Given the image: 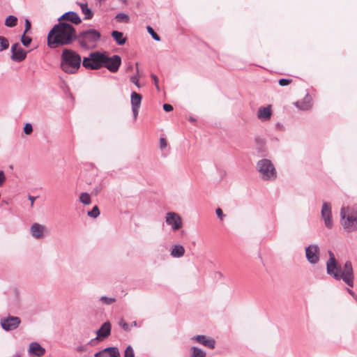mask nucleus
I'll list each match as a JSON object with an SVG mask.
<instances>
[{
  "instance_id": "35",
  "label": "nucleus",
  "mask_w": 357,
  "mask_h": 357,
  "mask_svg": "<svg viewBox=\"0 0 357 357\" xmlns=\"http://www.w3.org/2000/svg\"><path fill=\"white\" fill-rule=\"evenodd\" d=\"M100 301H102L104 303H105L107 305H109V304H112V303H114L116 301V298L103 296L100 297Z\"/></svg>"
},
{
  "instance_id": "23",
  "label": "nucleus",
  "mask_w": 357,
  "mask_h": 357,
  "mask_svg": "<svg viewBox=\"0 0 357 357\" xmlns=\"http://www.w3.org/2000/svg\"><path fill=\"white\" fill-rule=\"evenodd\" d=\"M185 254V248L181 245H175L171 250V255L175 258H180Z\"/></svg>"
},
{
  "instance_id": "9",
  "label": "nucleus",
  "mask_w": 357,
  "mask_h": 357,
  "mask_svg": "<svg viewBox=\"0 0 357 357\" xmlns=\"http://www.w3.org/2000/svg\"><path fill=\"white\" fill-rule=\"evenodd\" d=\"M305 257L309 263L316 264L319 261L320 250L317 244H311L305 248Z\"/></svg>"
},
{
  "instance_id": "32",
  "label": "nucleus",
  "mask_w": 357,
  "mask_h": 357,
  "mask_svg": "<svg viewBox=\"0 0 357 357\" xmlns=\"http://www.w3.org/2000/svg\"><path fill=\"white\" fill-rule=\"evenodd\" d=\"M146 29H147L148 33L152 36V38L155 40H156V41L160 40V37L155 32V31L153 30V29L151 26H147Z\"/></svg>"
},
{
  "instance_id": "30",
  "label": "nucleus",
  "mask_w": 357,
  "mask_h": 357,
  "mask_svg": "<svg viewBox=\"0 0 357 357\" xmlns=\"http://www.w3.org/2000/svg\"><path fill=\"white\" fill-rule=\"evenodd\" d=\"M8 47H9L8 40L3 36H0V52H2L3 50L8 49Z\"/></svg>"
},
{
  "instance_id": "15",
  "label": "nucleus",
  "mask_w": 357,
  "mask_h": 357,
  "mask_svg": "<svg viewBox=\"0 0 357 357\" xmlns=\"http://www.w3.org/2000/svg\"><path fill=\"white\" fill-rule=\"evenodd\" d=\"M120 352L117 347H107L95 354V357H120Z\"/></svg>"
},
{
  "instance_id": "49",
  "label": "nucleus",
  "mask_w": 357,
  "mask_h": 357,
  "mask_svg": "<svg viewBox=\"0 0 357 357\" xmlns=\"http://www.w3.org/2000/svg\"><path fill=\"white\" fill-rule=\"evenodd\" d=\"M36 197H33V196H31V195L29 196V199L31 201V206H33V202L36 200Z\"/></svg>"
},
{
  "instance_id": "2",
  "label": "nucleus",
  "mask_w": 357,
  "mask_h": 357,
  "mask_svg": "<svg viewBox=\"0 0 357 357\" xmlns=\"http://www.w3.org/2000/svg\"><path fill=\"white\" fill-rule=\"evenodd\" d=\"M329 259L326 262V272L336 280H342L349 287H354V275L352 264L347 261L343 266L337 264L334 254L328 251Z\"/></svg>"
},
{
  "instance_id": "41",
  "label": "nucleus",
  "mask_w": 357,
  "mask_h": 357,
  "mask_svg": "<svg viewBox=\"0 0 357 357\" xmlns=\"http://www.w3.org/2000/svg\"><path fill=\"white\" fill-rule=\"evenodd\" d=\"M130 82L135 84V86L138 88L140 87L139 84V78L137 75H133L130 77Z\"/></svg>"
},
{
  "instance_id": "44",
  "label": "nucleus",
  "mask_w": 357,
  "mask_h": 357,
  "mask_svg": "<svg viewBox=\"0 0 357 357\" xmlns=\"http://www.w3.org/2000/svg\"><path fill=\"white\" fill-rule=\"evenodd\" d=\"M151 78L153 79V80L154 82V84H155L157 90L159 91L160 88H159V86H158V77L155 75H154V74H152L151 75Z\"/></svg>"
},
{
  "instance_id": "1",
  "label": "nucleus",
  "mask_w": 357,
  "mask_h": 357,
  "mask_svg": "<svg viewBox=\"0 0 357 357\" xmlns=\"http://www.w3.org/2000/svg\"><path fill=\"white\" fill-rule=\"evenodd\" d=\"M74 26L66 22H59L55 24L47 35V45L50 48L68 45L77 38Z\"/></svg>"
},
{
  "instance_id": "31",
  "label": "nucleus",
  "mask_w": 357,
  "mask_h": 357,
  "mask_svg": "<svg viewBox=\"0 0 357 357\" xmlns=\"http://www.w3.org/2000/svg\"><path fill=\"white\" fill-rule=\"evenodd\" d=\"M87 215L91 217L96 218L100 215V210L97 206H95L91 211H89Z\"/></svg>"
},
{
  "instance_id": "37",
  "label": "nucleus",
  "mask_w": 357,
  "mask_h": 357,
  "mask_svg": "<svg viewBox=\"0 0 357 357\" xmlns=\"http://www.w3.org/2000/svg\"><path fill=\"white\" fill-rule=\"evenodd\" d=\"M119 326L125 331H129L130 330V326L123 319L119 321Z\"/></svg>"
},
{
  "instance_id": "24",
  "label": "nucleus",
  "mask_w": 357,
  "mask_h": 357,
  "mask_svg": "<svg viewBox=\"0 0 357 357\" xmlns=\"http://www.w3.org/2000/svg\"><path fill=\"white\" fill-rule=\"evenodd\" d=\"M81 8L82 13L85 15V20H90L93 17V13L92 10L88 7L87 3H77Z\"/></svg>"
},
{
  "instance_id": "21",
  "label": "nucleus",
  "mask_w": 357,
  "mask_h": 357,
  "mask_svg": "<svg viewBox=\"0 0 357 357\" xmlns=\"http://www.w3.org/2000/svg\"><path fill=\"white\" fill-rule=\"evenodd\" d=\"M272 115L271 106L269 105L266 107H260L257 112V117L261 121L269 120Z\"/></svg>"
},
{
  "instance_id": "38",
  "label": "nucleus",
  "mask_w": 357,
  "mask_h": 357,
  "mask_svg": "<svg viewBox=\"0 0 357 357\" xmlns=\"http://www.w3.org/2000/svg\"><path fill=\"white\" fill-rule=\"evenodd\" d=\"M292 80L291 79L282 78L279 80L278 83L280 86H287L289 84Z\"/></svg>"
},
{
  "instance_id": "52",
  "label": "nucleus",
  "mask_w": 357,
  "mask_h": 357,
  "mask_svg": "<svg viewBox=\"0 0 357 357\" xmlns=\"http://www.w3.org/2000/svg\"><path fill=\"white\" fill-rule=\"evenodd\" d=\"M132 326H137V322L135 321L132 323Z\"/></svg>"
},
{
  "instance_id": "18",
  "label": "nucleus",
  "mask_w": 357,
  "mask_h": 357,
  "mask_svg": "<svg viewBox=\"0 0 357 357\" xmlns=\"http://www.w3.org/2000/svg\"><path fill=\"white\" fill-rule=\"evenodd\" d=\"M58 20L59 22L68 21L75 24H79L82 20L78 14L74 11H68L63 14Z\"/></svg>"
},
{
  "instance_id": "27",
  "label": "nucleus",
  "mask_w": 357,
  "mask_h": 357,
  "mask_svg": "<svg viewBox=\"0 0 357 357\" xmlns=\"http://www.w3.org/2000/svg\"><path fill=\"white\" fill-rule=\"evenodd\" d=\"M17 18L14 15H9L5 20V25L8 27H14L17 24Z\"/></svg>"
},
{
  "instance_id": "7",
  "label": "nucleus",
  "mask_w": 357,
  "mask_h": 357,
  "mask_svg": "<svg viewBox=\"0 0 357 357\" xmlns=\"http://www.w3.org/2000/svg\"><path fill=\"white\" fill-rule=\"evenodd\" d=\"M344 228L348 231L357 229V211L342 208L340 211Z\"/></svg>"
},
{
  "instance_id": "17",
  "label": "nucleus",
  "mask_w": 357,
  "mask_h": 357,
  "mask_svg": "<svg viewBox=\"0 0 357 357\" xmlns=\"http://www.w3.org/2000/svg\"><path fill=\"white\" fill-rule=\"evenodd\" d=\"M29 354L31 356L41 357L45 354V349L39 343L33 342L29 344Z\"/></svg>"
},
{
  "instance_id": "50",
  "label": "nucleus",
  "mask_w": 357,
  "mask_h": 357,
  "mask_svg": "<svg viewBox=\"0 0 357 357\" xmlns=\"http://www.w3.org/2000/svg\"><path fill=\"white\" fill-rule=\"evenodd\" d=\"M11 357H22V355L20 352H17L15 354H13Z\"/></svg>"
},
{
  "instance_id": "3",
  "label": "nucleus",
  "mask_w": 357,
  "mask_h": 357,
  "mask_svg": "<svg viewBox=\"0 0 357 357\" xmlns=\"http://www.w3.org/2000/svg\"><path fill=\"white\" fill-rule=\"evenodd\" d=\"M82 63L81 56L71 49H64L61 55V68L68 74L75 73Z\"/></svg>"
},
{
  "instance_id": "11",
  "label": "nucleus",
  "mask_w": 357,
  "mask_h": 357,
  "mask_svg": "<svg viewBox=\"0 0 357 357\" xmlns=\"http://www.w3.org/2000/svg\"><path fill=\"white\" fill-rule=\"evenodd\" d=\"M167 225L172 227L173 231H177L182 227L181 216L175 212H167L165 216Z\"/></svg>"
},
{
  "instance_id": "16",
  "label": "nucleus",
  "mask_w": 357,
  "mask_h": 357,
  "mask_svg": "<svg viewBox=\"0 0 357 357\" xmlns=\"http://www.w3.org/2000/svg\"><path fill=\"white\" fill-rule=\"evenodd\" d=\"M30 231L33 237L40 239L45 236L47 230L44 225L39 223H33L30 227Z\"/></svg>"
},
{
  "instance_id": "28",
  "label": "nucleus",
  "mask_w": 357,
  "mask_h": 357,
  "mask_svg": "<svg viewBox=\"0 0 357 357\" xmlns=\"http://www.w3.org/2000/svg\"><path fill=\"white\" fill-rule=\"evenodd\" d=\"M115 19L119 22H126V23H128L130 20V17H129L128 15L126 13H118L116 15Z\"/></svg>"
},
{
  "instance_id": "43",
  "label": "nucleus",
  "mask_w": 357,
  "mask_h": 357,
  "mask_svg": "<svg viewBox=\"0 0 357 357\" xmlns=\"http://www.w3.org/2000/svg\"><path fill=\"white\" fill-rule=\"evenodd\" d=\"M102 185L101 184H99L93 188L91 193L93 195H96L102 190Z\"/></svg>"
},
{
  "instance_id": "34",
  "label": "nucleus",
  "mask_w": 357,
  "mask_h": 357,
  "mask_svg": "<svg viewBox=\"0 0 357 357\" xmlns=\"http://www.w3.org/2000/svg\"><path fill=\"white\" fill-rule=\"evenodd\" d=\"M25 34L26 33H23V35L21 38V41L23 45L28 47L31 42V38L29 36H26Z\"/></svg>"
},
{
  "instance_id": "45",
  "label": "nucleus",
  "mask_w": 357,
  "mask_h": 357,
  "mask_svg": "<svg viewBox=\"0 0 357 357\" xmlns=\"http://www.w3.org/2000/svg\"><path fill=\"white\" fill-rule=\"evenodd\" d=\"M163 109L165 112H169L173 110V107L170 104L165 103L163 105Z\"/></svg>"
},
{
  "instance_id": "53",
  "label": "nucleus",
  "mask_w": 357,
  "mask_h": 357,
  "mask_svg": "<svg viewBox=\"0 0 357 357\" xmlns=\"http://www.w3.org/2000/svg\"><path fill=\"white\" fill-rule=\"evenodd\" d=\"M190 121H195V119L194 118H192V117H190Z\"/></svg>"
},
{
  "instance_id": "10",
  "label": "nucleus",
  "mask_w": 357,
  "mask_h": 357,
  "mask_svg": "<svg viewBox=\"0 0 357 357\" xmlns=\"http://www.w3.org/2000/svg\"><path fill=\"white\" fill-rule=\"evenodd\" d=\"M105 61L103 63V67L106 68L111 73H116L121 64V58L119 55H113L108 56L105 54Z\"/></svg>"
},
{
  "instance_id": "6",
  "label": "nucleus",
  "mask_w": 357,
  "mask_h": 357,
  "mask_svg": "<svg viewBox=\"0 0 357 357\" xmlns=\"http://www.w3.org/2000/svg\"><path fill=\"white\" fill-rule=\"evenodd\" d=\"M105 53L98 51L91 52L87 57H84L82 60V66L86 69L98 70L103 67L105 61Z\"/></svg>"
},
{
  "instance_id": "8",
  "label": "nucleus",
  "mask_w": 357,
  "mask_h": 357,
  "mask_svg": "<svg viewBox=\"0 0 357 357\" xmlns=\"http://www.w3.org/2000/svg\"><path fill=\"white\" fill-rule=\"evenodd\" d=\"M21 323V319L18 317L8 315L2 317L0 319V324L2 328L6 331H11L17 329Z\"/></svg>"
},
{
  "instance_id": "29",
  "label": "nucleus",
  "mask_w": 357,
  "mask_h": 357,
  "mask_svg": "<svg viewBox=\"0 0 357 357\" xmlns=\"http://www.w3.org/2000/svg\"><path fill=\"white\" fill-rule=\"evenodd\" d=\"M79 201L84 205H89L91 203V197L87 192H82L79 195Z\"/></svg>"
},
{
  "instance_id": "22",
  "label": "nucleus",
  "mask_w": 357,
  "mask_h": 357,
  "mask_svg": "<svg viewBox=\"0 0 357 357\" xmlns=\"http://www.w3.org/2000/svg\"><path fill=\"white\" fill-rule=\"evenodd\" d=\"M294 105L301 110H308L312 106V98L309 94H307L302 100L296 102Z\"/></svg>"
},
{
  "instance_id": "4",
  "label": "nucleus",
  "mask_w": 357,
  "mask_h": 357,
  "mask_svg": "<svg viewBox=\"0 0 357 357\" xmlns=\"http://www.w3.org/2000/svg\"><path fill=\"white\" fill-rule=\"evenodd\" d=\"M76 40L79 46L84 50H91L96 47L100 39V33L94 29H89L77 34Z\"/></svg>"
},
{
  "instance_id": "42",
  "label": "nucleus",
  "mask_w": 357,
  "mask_h": 357,
  "mask_svg": "<svg viewBox=\"0 0 357 357\" xmlns=\"http://www.w3.org/2000/svg\"><path fill=\"white\" fill-rule=\"evenodd\" d=\"M6 181V175L3 172V171L0 170V187H1L5 181Z\"/></svg>"
},
{
  "instance_id": "25",
  "label": "nucleus",
  "mask_w": 357,
  "mask_h": 357,
  "mask_svg": "<svg viewBox=\"0 0 357 357\" xmlns=\"http://www.w3.org/2000/svg\"><path fill=\"white\" fill-rule=\"evenodd\" d=\"M111 35L118 45H123L126 43V38L123 36L122 32L119 31H113Z\"/></svg>"
},
{
  "instance_id": "36",
  "label": "nucleus",
  "mask_w": 357,
  "mask_h": 357,
  "mask_svg": "<svg viewBox=\"0 0 357 357\" xmlns=\"http://www.w3.org/2000/svg\"><path fill=\"white\" fill-rule=\"evenodd\" d=\"M33 131L32 125L29 123L25 124L24 127V132L26 135H30Z\"/></svg>"
},
{
  "instance_id": "51",
  "label": "nucleus",
  "mask_w": 357,
  "mask_h": 357,
  "mask_svg": "<svg viewBox=\"0 0 357 357\" xmlns=\"http://www.w3.org/2000/svg\"><path fill=\"white\" fill-rule=\"evenodd\" d=\"M348 292L349 293L350 295L354 296L355 294L351 289H348Z\"/></svg>"
},
{
  "instance_id": "20",
  "label": "nucleus",
  "mask_w": 357,
  "mask_h": 357,
  "mask_svg": "<svg viewBox=\"0 0 357 357\" xmlns=\"http://www.w3.org/2000/svg\"><path fill=\"white\" fill-rule=\"evenodd\" d=\"M192 340L210 349H214L215 341L214 339L208 337L206 335H198L193 336Z\"/></svg>"
},
{
  "instance_id": "5",
  "label": "nucleus",
  "mask_w": 357,
  "mask_h": 357,
  "mask_svg": "<svg viewBox=\"0 0 357 357\" xmlns=\"http://www.w3.org/2000/svg\"><path fill=\"white\" fill-rule=\"evenodd\" d=\"M256 168L260 177L265 181H273L277 177L276 169L273 162L268 159L259 160Z\"/></svg>"
},
{
  "instance_id": "40",
  "label": "nucleus",
  "mask_w": 357,
  "mask_h": 357,
  "mask_svg": "<svg viewBox=\"0 0 357 357\" xmlns=\"http://www.w3.org/2000/svg\"><path fill=\"white\" fill-rule=\"evenodd\" d=\"M87 344L84 345H79L76 347V351L79 353H83L85 352L87 350Z\"/></svg>"
},
{
  "instance_id": "19",
  "label": "nucleus",
  "mask_w": 357,
  "mask_h": 357,
  "mask_svg": "<svg viewBox=\"0 0 357 357\" xmlns=\"http://www.w3.org/2000/svg\"><path fill=\"white\" fill-rule=\"evenodd\" d=\"M112 326L109 321L103 323L100 328L96 331V333L98 338H100L102 340L107 338L111 334Z\"/></svg>"
},
{
  "instance_id": "13",
  "label": "nucleus",
  "mask_w": 357,
  "mask_h": 357,
  "mask_svg": "<svg viewBox=\"0 0 357 357\" xmlns=\"http://www.w3.org/2000/svg\"><path fill=\"white\" fill-rule=\"evenodd\" d=\"M11 52V59L14 61L20 62L25 59L26 56V52L20 46L18 43L12 45Z\"/></svg>"
},
{
  "instance_id": "33",
  "label": "nucleus",
  "mask_w": 357,
  "mask_h": 357,
  "mask_svg": "<svg viewBox=\"0 0 357 357\" xmlns=\"http://www.w3.org/2000/svg\"><path fill=\"white\" fill-rule=\"evenodd\" d=\"M123 357H135L134 350L130 345L128 346L125 349Z\"/></svg>"
},
{
  "instance_id": "46",
  "label": "nucleus",
  "mask_w": 357,
  "mask_h": 357,
  "mask_svg": "<svg viewBox=\"0 0 357 357\" xmlns=\"http://www.w3.org/2000/svg\"><path fill=\"white\" fill-rule=\"evenodd\" d=\"M167 142L165 138L160 139V147L161 149H164L167 146Z\"/></svg>"
},
{
  "instance_id": "14",
  "label": "nucleus",
  "mask_w": 357,
  "mask_h": 357,
  "mask_svg": "<svg viewBox=\"0 0 357 357\" xmlns=\"http://www.w3.org/2000/svg\"><path fill=\"white\" fill-rule=\"evenodd\" d=\"M142 100V96L139 93H137L135 91H132L131 93V105H132V112L133 114V117L135 119H137L139 109L141 105Z\"/></svg>"
},
{
  "instance_id": "48",
  "label": "nucleus",
  "mask_w": 357,
  "mask_h": 357,
  "mask_svg": "<svg viewBox=\"0 0 357 357\" xmlns=\"http://www.w3.org/2000/svg\"><path fill=\"white\" fill-rule=\"evenodd\" d=\"M215 213L218 217L221 220L225 217V215L223 214L222 209L220 208L215 210Z\"/></svg>"
},
{
  "instance_id": "47",
  "label": "nucleus",
  "mask_w": 357,
  "mask_h": 357,
  "mask_svg": "<svg viewBox=\"0 0 357 357\" xmlns=\"http://www.w3.org/2000/svg\"><path fill=\"white\" fill-rule=\"evenodd\" d=\"M31 22L28 19L25 20V29L24 33H26L31 29Z\"/></svg>"
},
{
  "instance_id": "39",
  "label": "nucleus",
  "mask_w": 357,
  "mask_h": 357,
  "mask_svg": "<svg viewBox=\"0 0 357 357\" xmlns=\"http://www.w3.org/2000/svg\"><path fill=\"white\" fill-rule=\"evenodd\" d=\"M102 341L100 338H98V336L95 338H92L88 343L87 345L95 346L98 344V342Z\"/></svg>"
},
{
  "instance_id": "12",
  "label": "nucleus",
  "mask_w": 357,
  "mask_h": 357,
  "mask_svg": "<svg viewBox=\"0 0 357 357\" xmlns=\"http://www.w3.org/2000/svg\"><path fill=\"white\" fill-rule=\"evenodd\" d=\"M321 213L326 227L331 229L333 223L332 220L331 205L330 203L326 202L323 203Z\"/></svg>"
},
{
  "instance_id": "26",
  "label": "nucleus",
  "mask_w": 357,
  "mask_h": 357,
  "mask_svg": "<svg viewBox=\"0 0 357 357\" xmlns=\"http://www.w3.org/2000/svg\"><path fill=\"white\" fill-rule=\"evenodd\" d=\"M190 357H206V353L197 347H192Z\"/></svg>"
}]
</instances>
